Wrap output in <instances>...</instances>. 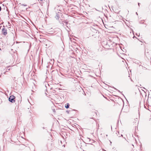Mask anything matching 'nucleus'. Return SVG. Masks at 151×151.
Segmentation results:
<instances>
[{
  "label": "nucleus",
  "instance_id": "1",
  "mask_svg": "<svg viewBox=\"0 0 151 151\" xmlns=\"http://www.w3.org/2000/svg\"><path fill=\"white\" fill-rule=\"evenodd\" d=\"M15 98V97L14 96H10L9 99V101L12 103H14L15 102V101L14 100V99Z\"/></svg>",
  "mask_w": 151,
  "mask_h": 151
},
{
  "label": "nucleus",
  "instance_id": "2",
  "mask_svg": "<svg viewBox=\"0 0 151 151\" xmlns=\"http://www.w3.org/2000/svg\"><path fill=\"white\" fill-rule=\"evenodd\" d=\"M2 33L4 35H6L7 34V30L6 29H5L4 28H3L2 29Z\"/></svg>",
  "mask_w": 151,
  "mask_h": 151
},
{
  "label": "nucleus",
  "instance_id": "3",
  "mask_svg": "<svg viewBox=\"0 0 151 151\" xmlns=\"http://www.w3.org/2000/svg\"><path fill=\"white\" fill-rule=\"evenodd\" d=\"M69 104L68 103L67 104V105L65 106V107L66 108H69Z\"/></svg>",
  "mask_w": 151,
  "mask_h": 151
},
{
  "label": "nucleus",
  "instance_id": "4",
  "mask_svg": "<svg viewBox=\"0 0 151 151\" xmlns=\"http://www.w3.org/2000/svg\"><path fill=\"white\" fill-rule=\"evenodd\" d=\"M22 5H23V6H27V5H26L22 4Z\"/></svg>",
  "mask_w": 151,
  "mask_h": 151
},
{
  "label": "nucleus",
  "instance_id": "5",
  "mask_svg": "<svg viewBox=\"0 0 151 151\" xmlns=\"http://www.w3.org/2000/svg\"><path fill=\"white\" fill-rule=\"evenodd\" d=\"M42 1V0H38V1Z\"/></svg>",
  "mask_w": 151,
  "mask_h": 151
},
{
  "label": "nucleus",
  "instance_id": "6",
  "mask_svg": "<svg viewBox=\"0 0 151 151\" xmlns=\"http://www.w3.org/2000/svg\"><path fill=\"white\" fill-rule=\"evenodd\" d=\"M1 6H0V11H1Z\"/></svg>",
  "mask_w": 151,
  "mask_h": 151
},
{
  "label": "nucleus",
  "instance_id": "7",
  "mask_svg": "<svg viewBox=\"0 0 151 151\" xmlns=\"http://www.w3.org/2000/svg\"><path fill=\"white\" fill-rule=\"evenodd\" d=\"M136 14H137L138 15V14H137V12L136 13Z\"/></svg>",
  "mask_w": 151,
  "mask_h": 151
},
{
  "label": "nucleus",
  "instance_id": "8",
  "mask_svg": "<svg viewBox=\"0 0 151 151\" xmlns=\"http://www.w3.org/2000/svg\"><path fill=\"white\" fill-rule=\"evenodd\" d=\"M138 5H139V3H138Z\"/></svg>",
  "mask_w": 151,
  "mask_h": 151
},
{
  "label": "nucleus",
  "instance_id": "9",
  "mask_svg": "<svg viewBox=\"0 0 151 151\" xmlns=\"http://www.w3.org/2000/svg\"><path fill=\"white\" fill-rule=\"evenodd\" d=\"M121 136H122V137L123 136L122 135H121Z\"/></svg>",
  "mask_w": 151,
  "mask_h": 151
}]
</instances>
